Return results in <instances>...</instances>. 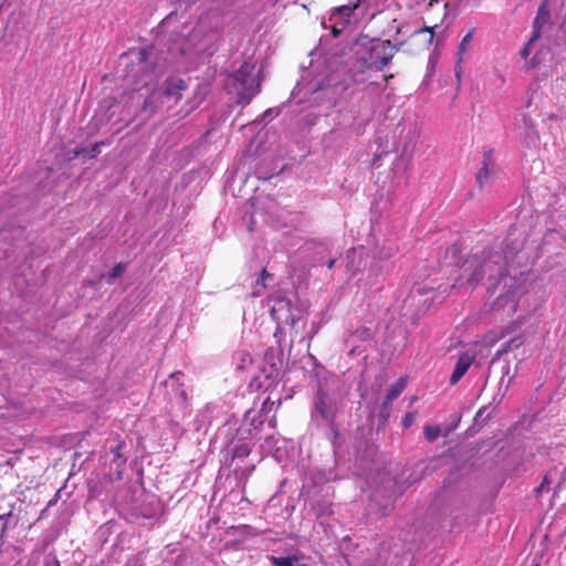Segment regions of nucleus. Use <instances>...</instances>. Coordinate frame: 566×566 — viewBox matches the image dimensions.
<instances>
[{
    "label": "nucleus",
    "mask_w": 566,
    "mask_h": 566,
    "mask_svg": "<svg viewBox=\"0 0 566 566\" xmlns=\"http://www.w3.org/2000/svg\"><path fill=\"white\" fill-rule=\"evenodd\" d=\"M504 263L506 264V256L500 252L474 254L461 265L457 279V285L471 289L483 280L492 283L500 277L497 283L502 286V291L489 310L497 319L512 317L516 312L520 297L526 293L524 271L512 274L507 268H504Z\"/></svg>",
    "instance_id": "f257e3e1"
},
{
    "label": "nucleus",
    "mask_w": 566,
    "mask_h": 566,
    "mask_svg": "<svg viewBox=\"0 0 566 566\" xmlns=\"http://www.w3.org/2000/svg\"><path fill=\"white\" fill-rule=\"evenodd\" d=\"M261 69L255 71V65L244 62L241 67L231 76V85L239 96L238 103L248 104L260 91Z\"/></svg>",
    "instance_id": "f03ea898"
},
{
    "label": "nucleus",
    "mask_w": 566,
    "mask_h": 566,
    "mask_svg": "<svg viewBox=\"0 0 566 566\" xmlns=\"http://www.w3.org/2000/svg\"><path fill=\"white\" fill-rule=\"evenodd\" d=\"M271 306V314L273 319L279 324L294 325L297 321L296 315L292 308L291 302L282 295L273 296L269 300Z\"/></svg>",
    "instance_id": "7ed1b4c3"
},
{
    "label": "nucleus",
    "mask_w": 566,
    "mask_h": 566,
    "mask_svg": "<svg viewBox=\"0 0 566 566\" xmlns=\"http://www.w3.org/2000/svg\"><path fill=\"white\" fill-rule=\"evenodd\" d=\"M185 88L186 84L182 80L170 78L166 81L161 94V104L168 106L176 104L180 99L181 93Z\"/></svg>",
    "instance_id": "20e7f679"
},
{
    "label": "nucleus",
    "mask_w": 566,
    "mask_h": 566,
    "mask_svg": "<svg viewBox=\"0 0 566 566\" xmlns=\"http://www.w3.org/2000/svg\"><path fill=\"white\" fill-rule=\"evenodd\" d=\"M474 36V30L469 31L460 41L457 54H455V75L457 77H460V74L462 72V64L464 63L467 59V54L471 48V43Z\"/></svg>",
    "instance_id": "39448f33"
},
{
    "label": "nucleus",
    "mask_w": 566,
    "mask_h": 566,
    "mask_svg": "<svg viewBox=\"0 0 566 566\" xmlns=\"http://www.w3.org/2000/svg\"><path fill=\"white\" fill-rule=\"evenodd\" d=\"M474 358H475V355L471 354L469 352L463 353L459 357V359H458V361L455 364L454 370H453V373L451 375V378H450V382L452 385L457 384L465 375V373L468 371L469 367L474 361Z\"/></svg>",
    "instance_id": "423d86ee"
},
{
    "label": "nucleus",
    "mask_w": 566,
    "mask_h": 566,
    "mask_svg": "<svg viewBox=\"0 0 566 566\" xmlns=\"http://www.w3.org/2000/svg\"><path fill=\"white\" fill-rule=\"evenodd\" d=\"M406 387V380L403 378H399L395 381L387 391L386 398L384 400V408H387L391 405V402L400 396Z\"/></svg>",
    "instance_id": "0eeeda50"
},
{
    "label": "nucleus",
    "mask_w": 566,
    "mask_h": 566,
    "mask_svg": "<svg viewBox=\"0 0 566 566\" xmlns=\"http://www.w3.org/2000/svg\"><path fill=\"white\" fill-rule=\"evenodd\" d=\"M233 363L235 369L245 370L252 365V357L250 353L245 350H239L233 356Z\"/></svg>",
    "instance_id": "6e6552de"
},
{
    "label": "nucleus",
    "mask_w": 566,
    "mask_h": 566,
    "mask_svg": "<svg viewBox=\"0 0 566 566\" xmlns=\"http://www.w3.org/2000/svg\"><path fill=\"white\" fill-rule=\"evenodd\" d=\"M413 36L418 38L423 49H427L433 41V28L424 27L413 32Z\"/></svg>",
    "instance_id": "1a4fd4ad"
},
{
    "label": "nucleus",
    "mask_w": 566,
    "mask_h": 566,
    "mask_svg": "<svg viewBox=\"0 0 566 566\" xmlns=\"http://www.w3.org/2000/svg\"><path fill=\"white\" fill-rule=\"evenodd\" d=\"M494 172L495 168L492 165L484 163L483 167L476 174V181L480 185V187L485 186L490 181Z\"/></svg>",
    "instance_id": "9d476101"
},
{
    "label": "nucleus",
    "mask_w": 566,
    "mask_h": 566,
    "mask_svg": "<svg viewBox=\"0 0 566 566\" xmlns=\"http://www.w3.org/2000/svg\"><path fill=\"white\" fill-rule=\"evenodd\" d=\"M356 8H357V4H348V6L338 7L333 12L331 19L334 20L335 23H337L338 20H340V19L347 20Z\"/></svg>",
    "instance_id": "9b49d317"
},
{
    "label": "nucleus",
    "mask_w": 566,
    "mask_h": 566,
    "mask_svg": "<svg viewBox=\"0 0 566 566\" xmlns=\"http://www.w3.org/2000/svg\"><path fill=\"white\" fill-rule=\"evenodd\" d=\"M270 559L275 566H306L304 564H295L296 557L271 556Z\"/></svg>",
    "instance_id": "f8f14e48"
},
{
    "label": "nucleus",
    "mask_w": 566,
    "mask_h": 566,
    "mask_svg": "<svg viewBox=\"0 0 566 566\" xmlns=\"http://www.w3.org/2000/svg\"><path fill=\"white\" fill-rule=\"evenodd\" d=\"M537 23H538V19H536V21L534 22V33L532 35V38L530 39V41L527 42V44L522 49L521 51V56L523 59H527L530 53H531V46L532 44L537 40L539 33H538V30H537Z\"/></svg>",
    "instance_id": "ddd939ff"
},
{
    "label": "nucleus",
    "mask_w": 566,
    "mask_h": 566,
    "mask_svg": "<svg viewBox=\"0 0 566 566\" xmlns=\"http://www.w3.org/2000/svg\"><path fill=\"white\" fill-rule=\"evenodd\" d=\"M315 413L321 415V417L325 420L329 418V410L323 397H319L315 402Z\"/></svg>",
    "instance_id": "4468645a"
},
{
    "label": "nucleus",
    "mask_w": 566,
    "mask_h": 566,
    "mask_svg": "<svg viewBox=\"0 0 566 566\" xmlns=\"http://www.w3.org/2000/svg\"><path fill=\"white\" fill-rule=\"evenodd\" d=\"M440 434L439 427L436 426H427L424 428V436L429 441L436 440Z\"/></svg>",
    "instance_id": "2eb2a0df"
},
{
    "label": "nucleus",
    "mask_w": 566,
    "mask_h": 566,
    "mask_svg": "<svg viewBox=\"0 0 566 566\" xmlns=\"http://www.w3.org/2000/svg\"><path fill=\"white\" fill-rule=\"evenodd\" d=\"M381 48L384 51L388 50L389 49V53L386 54L382 59H381V64L382 65H386L387 63H389V61L391 60L392 55H394V52H392V48L390 46V42H386V43H382L381 44Z\"/></svg>",
    "instance_id": "dca6fc26"
},
{
    "label": "nucleus",
    "mask_w": 566,
    "mask_h": 566,
    "mask_svg": "<svg viewBox=\"0 0 566 566\" xmlns=\"http://www.w3.org/2000/svg\"><path fill=\"white\" fill-rule=\"evenodd\" d=\"M504 336L503 333H500V334H495V333H490L489 335H486L484 342L488 346H492L493 344H495L500 338H502Z\"/></svg>",
    "instance_id": "f3484780"
},
{
    "label": "nucleus",
    "mask_w": 566,
    "mask_h": 566,
    "mask_svg": "<svg viewBox=\"0 0 566 566\" xmlns=\"http://www.w3.org/2000/svg\"><path fill=\"white\" fill-rule=\"evenodd\" d=\"M416 412H408L402 419L403 427L409 428L410 426H412V423L416 421Z\"/></svg>",
    "instance_id": "a211bd4d"
},
{
    "label": "nucleus",
    "mask_w": 566,
    "mask_h": 566,
    "mask_svg": "<svg viewBox=\"0 0 566 566\" xmlns=\"http://www.w3.org/2000/svg\"><path fill=\"white\" fill-rule=\"evenodd\" d=\"M122 444H117L114 449H112V453L114 454V460H119V464L125 463V459L120 455Z\"/></svg>",
    "instance_id": "6ab92c4d"
},
{
    "label": "nucleus",
    "mask_w": 566,
    "mask_h": 566,
    "mask_svg": "<svg viewBox=\"0 0 566 566\" xmlns=\"http://www.w3.org/2000/svg\"><path fill=\"white\" fill-rule=\"evenodd\" d=\"M125 268L122 264H117L113 268L112 272L109 273V277L114 279L119 276L124 272Z\"/></svg>",
    "instance_id": "aec40b11"
},
{
    "label": "nucleus",
    "mask_w": 566,
    "mask_h": 566,
    "mask_svg": "<svg viewBox=\"0 0 566 566\" xmlns=\"http://www.w3.org/2000/svg\"><path fill=\"white\" fill-rule=\"evenodd\" d=\"M44 566H60V562L54 556H48L44 560Z\"/></svg>",
    "instance_id": "412c9836"
},
{
    "label": "nucleus",
    "mask_w": 566,
    "mask_h": 566,
    "mask_svg": "<svg viewBox=\"0 0 566 566\" xmlns=\"http://www.w3.org/2000/svg\"><path fill=\"white\" fill-rule=\"evenodd\" d=\"M9 0H0V10L8 3Z\"/></svg>",
    "instance_id": "4be33fe9"
},
{
    "label": "nucleus",
    "mask_w": 566,
    "mask_h": 566,
    "mask_svg": "<svg viewBox=\"0 0 566 566\" xmlns=\"http://www.w3.org/2000/svg\"><path fill=\"white\" fill-rule=\"evenodd\" d=\"M240 454L248 455L249 454V450L248 449H243L242 452H240Z\"/></svg>",
    "instance_id": "5701e85b"
},
{
    "label": "nucleus",
    "mask_w": 566,
    "mask_h": 566,
    "mask_svg": "<svg viewBox=\"0 0 566 566\" xmlns=\"http://www.w3.org/2000/svg\"><path fill=\"white\" fill-rule=\"evenodd\" d=\"M266 275H268L266 270H263L262 271V276H266Z\"/></svg>",
    "instance_id": "b1692460"
},
{
    "label": "nucleus",
    "mask_w": 566,
    "mask_h": 566,
    "mask_svg": "<svg viewBox=\"0 0 566 566\" xmlns=\"http://www.w3.org/2000/svg\"><path fill=\"white\" fill-rule=\"evenodd\" d=\"M334 264V261H331L329 264H328V268L331 269Z\"/></svg>",
    "instance_id": "393cba45"
}]
</instances>
